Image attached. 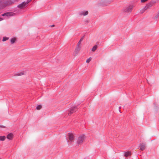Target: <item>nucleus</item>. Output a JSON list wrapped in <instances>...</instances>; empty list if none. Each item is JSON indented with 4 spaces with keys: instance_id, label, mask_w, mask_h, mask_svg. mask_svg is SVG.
I'll return each mask as SVG.
<instances>
[{
    "instance_id": "obj_22",
    "label": "nucleus",
    "mask_w": 159,
    "mask_h": 159,
    "mask_svg": "<svg viewBox=\"0 0 159 159\" xmlns=\"http://www.w3.org/2000/svg\"><path fill=\"white\" fill-rule=\"evenodd\" d=\"M32 0H27L26 2H25V3L26 5L28 4Z\"/></svg>"
},
{
    "instance_id": "obj_24",
    "label": "nucleus",
    "mask_w": 159,
    "mask_h": 159,
    "mask_svg": "<svg viewBox=\"0 0 159 159\" xmlns=\"http://www.w3.org/2000/svg\"><path fill=\"white\" fill-rule=\"evenodd\" d=\"M147 0H141V1L142 2H145L147 1Z\"/></svg>"
},
{
    "instance_id": "obj_26",
    "label": "nucleus",
    "mask_w": 159,
    "mask_h": 159,
    "mask_svg": "<svg viewBox=\"0 0 159 159\" xmlns=\"http://www.w3.org/2000/svg\"><path fill=\"white\" fill-rule=\"evenodd\" d=\"M3 20V19L2 18L0 17V21Z\"/></svg>"
},
{
    "instance_id": "obj_8",
    "label": "nucleus",
    "mask_w": 159,
    "mask_h": 159,
    "mask_svg": "<svg viewBox=\"0 0 159 159\" xmlns=\"http://www.w3.org/2000/svg\"><path fill=\"white\" fill-rule=\"evenodd\" d=\"M140 148V150L141 151L144 150L146 147V144L145 143H140L139 145V146Z\"/></svg>"
},
{
    "instance_id": "obj_16",
    "label": "nucleus",
    "mask_w": 159,
    "mask_h": 159,
    "mask_svg": "<svg viewBox=\"0 0 159 159\" xmlns=\"http://www.w3.org/2000/svg\"><path fill=\"white\" fill-rule=\"evenodd\" d=\"M16 39L15 38H13L11 39V42L12 44L14 43L16 41Z\"/></svg>"
},
{
    "instance_id": "obj_31",
    "label": "nucleus",
    "mask_w": 159,
    "mask_h": 159,
    "mask_svg": "<svg viewBox=\"0 0 159 159\" xmlns=\"http://www.w3.org/2000/svg\"><path fill=\"white\" fill-rule=\"evenodd\" d=\"M0 159H1V158H0Z\"/></svg>"
},
{
    "instance_id": "obj_10",
    "label": "nucleus",
    "mask_w": 159,
    "mask_h": 159,
    "mask_svg": "<svg viewBox=\"0 0 159 159\" xmlns=\"http://www.w3.org/2000/svg\"><path fill=\"white\" fill-rule=\"evenodd\" d=\"M131 154V152L130 151H127L126 152H125L124 156L126 157L130 156Z\"/></svg>"
},
{
    "instance_id": "obj_23",
    "label": "nucleus",
    "mask_w": 159,
    "mask_h": 159,
    "mask_svg": "<svg viewBox=\"0 0 159 159\" xmlns=\"http://www.w3.org/2000/svg\"><path fill=\"white\" fill-rule=\"evenodd\" d=\"M91 60V59L90 58L88 59L87 60H86V62L87 63H89Z\"/></svg>"
},
{
    "instance_id": "obj_11",
    "label": "nucleus",
    "mask_w": 159,
    "mask_h": 159,
    "mask_svg": "<svg viewBox=\"0 0 159 159\" xmlns=\"http://www.w3.org/2000/svg\"><path fill=\"white\" fill-rule=\"evenodd\" d=\"M7 137L9 140H11L13 137V134L11 133H10L7 135Z\"/></svg>"
},
{
    "instance_id": "obj_29",
    "label": "nucleus",
    "mask_w": 159,
    "mask_h": 159,
    "mask_svg": "<svg viewBox=\"0 0 159 159\" xmlns=\"http://www.w3.org/2000/svg\"><path fill=\"white\" fill-rule=\"evenodd\" d=\"M54 26V25H52V26Z\"/></svg>"
},
{
    "instance_id": "obj_19",
    "label": "nucleus",
    "mask_w": 159,
    "mask_h": 159,
    "mask_svg": "<svg viewBox=\"0 0 159 159\" xmlns=\"http://www.w3.org/2000/svg\"><path fill=\"white\" fill-rule=\"evenodd\" d=\"M42 108V106L41 105H38L36 107V109L37 110H40Z\"/></svg>"
},
{
    "instance_id": "obj_2",
    "label": "nucleus",
    "mask_w": 159,
    "mask_h": 159,
    "mask_svg": "<svg viewBox=\"0 0 159 159\" xmlns=\"http://www.w3.org/2000/svg\"><path fill=\"white\" fill-rule=\"evenodd\" d=\"M133 7L134 6L132 5L127 6L124 8L123 10L125 12L130 13L132 11Z\"/></svg>"
},
{
    "instance_id": "obj_7",
    "label": "nucleus",
    "mask_w": 159,
    "mask_h": 159,
    "mask_svg": "<svg viewBox=\"0 0 159 159\" xmlns=\"http://www.w3.org/2000/svg\"><path fill=\"white\" fill-rule=\"evenodd\" d=\"M26 5H27L25 3V2H22L21 3L18 5L17 6V7L20 9H23L25 8L26 7Z\"/></svg>"
},
{
    "instance_id": "obj_20",
    "label": "nucleus",
    "mask_w": 159,
    "mask_h": 159,
    "mask_svg": "<svg viewBox=\"0 0 159 159\" xmlns=\"http://www.w3.org/2000/svg\"><path fill=\"white\" fill-rule=\"evenodd\" d=\"M24 74V73L23 72H21L19 73H18L16 75H18V76H20Z\"/></svg>"
},
{
    "instance_id": "obj_18",
    "label": "nucleus",
    "mask_w": 159,
    "mask_h": 159,
    "mask_svg": "<svg viewBox=\"0 0 159 159\" xmlns=\"http://www.w3.org/2000/svg\"><path fill=\"white\" fill-rule=\"evenodd\" d=\"M83 38H84V37H83L82 38H81L80 39V40H79V41L78 42V43H77V45H80L81 43V41L83 40Z\"/></svg>"
},
{
    "instance_id": "obj_13",
    "label": "nucleus",
    "mask_w": 159,
    "mask_h": 159,
    "mask_svg": "<svg viewBox=\"0 0 159 159\" xmlns=\"http://www.w3.org/2000/svg\"><path fill=\"white\" fill-rule=\"evenodd\" d=\"M80 48L79 47V45H77V46L75 49V51L76 52H78L80 51Z\"/></svg>"
},
{
    "instance_id": "obj_14",
    "label": "nucleus",
    "mask_w": 159,
    "mask_h": 159,
    "mask_svg": "<svg viewBox=\"0 0 159 159\" xmlns=\"http://www.w3.org/2000/svg\"><path fill=\"white\" fill-rule=\"evenodd\" d=\"M98 48V46L97 45H94L93 47V48H92V51H93V52H94L97 49V48Z\"/></svg>"
},
{
    "instance_id": "obj_9",
    "label": "nucleus",
    "mask_w": 159,
    "mask_h": 159,
    "mask_svg": "<svg viewBox=\"0 0 159 159\" xmlns=\"http://www.w3.org/2000/svg\"><path fill=\"white\" fill-rule=\"evenodd\" d=\"M68 136L69 137V139L70 142H72L73 141L74 139V137L73 135L71 133H69L68 134Z\"/></svg>"
},
{
    "instance_id": "obj_21",
    "label": "nucleus",
    "mask_w": 159,
    "mask_h": 159,
    "mask_svg": "<svg viewBox=\"0 0 159 159\" xmlns=\"http://www.w3.org/2000/svg\"><path fill=\"white\" fill-rule=\"evenodd\" d=\"M159 17V11L158 12L157 14V15H156V16H155L154 17V19H155L158 18Z\"/></svg>"
},
{
    "instance_id": "obj_25",
    "label": "nucleus",
    "mask_w": 159,
    "mask_h": 159,
    "mask_svg": "<svg viewBox=\"0 0 159 159\" xmlns=\"http://www.w3.org/2000/svg\"><path fill=\"white\" fill-rule=\"evenodd\" d=\"M0 127H3V128H4L5 127V126H3V125H0Z\"/></svg>"
},
{
    "instance_id": "obj_12",
    "label": "nucleus",
    "mask_w": 159,
    "mask_h": 159,
    "mask_svg": "<svg viewBox=\"0 0 159 159\" xmlns=\"http://www.w3.org/2000/svg\"><path fill=\"white\" fill-rule=\"evenodd\" d=\"M88 14V12L87 11H82L81 13L80 14L83 16H86Z\"/></svg>"
},
{
    "instance_id": "obj_17",
    "label": "nucleus",
    "mask_w": 159,
    "mask_h": 159,
    "mask_svg": "<svg viewBox=\"0 0 159 159\" xmlns=\"http://www.w3.org/2000/svg\"><path fill=\"white\" fill-rule=\"evenodd\" d=\"M9 39V38L7 37H3V39L2 40V41L3 42L7 40H8Z\"/></svg>"
},
{
    "instance_id": "obj_6",
    "label": "nucleus",
    "mask_w": 159,
    "mask_h": 159,
    "mask_svg": "<svg viewBox=\"0 0 159 159\" xmlns=\"http://www.w3.org/2000/svg\"><path fill=\"white\" fill-rule=\"evenodd\" d=\"M14 13L12 12H9L3 14L1 15V16H12L14 15Z\"/></svg>"
},
{
    "instance_id": "obj_3",
    "label": "nucleus",
    "mask_w": 159,
    "mask_h": 159,
    "mask_svg": "<svg viewBox=\"0 0 159 159\" xmlns=\"http://www.w3.org/2000/svg\"><path fill=\"white\" fill-rule=\"evenodd\" d=\"M85 138V136L83 134L80 136L77 139V143L78 144H81L83 143Z\"/></svg>"
},
{
    "instance_id": "obj_4",
    "label": "nucleus",
    "mask_w": 159,
    "mask_h": 159,
    "mask_svg": "<svg viewBox=\"0 0 159 159\" xmlns=\"http://www.w3.org/2000/svg\"><path fill=\"white\" fill-rule=\"evenodd\" d=\"M112 2L111 1L108 0H102L101 1L100 4L103 6H106Z\"/></svg>"
},
{
    "instance_id": "obj_1",
    "label": "nucleus",
    "mask_w": 159,
    "mask_h": 159,
    "mask_svg": "<svg viewBox=\"0 0 159 159\" xmlns=\"http://www.w3.org/2000/svg\"><path fill=\"white\" fill-rule=\"evenodd\" d=\"M156 3L155 1H151L146 4V6L141 10V12L143 13L145 10L150 8L152 6L153 4Z\"/></svg>"
},
{
    "instance_id": "obj_15",
    "label": "nucleus",
    "mask_w": 159,
    "mask_h": 159,
    "mask_svg": "<svg viewBox=\"0 0 159 159\" xmlns=\"http://www.w3.org/2000/svg\"><path fill=\"white\" fill-rule=\"evenodd\" d=\"M6 137L5 136H0V141H3L5 140Z\"/></svg>"
},
{
    "instance_id": "obj_30",
    "label": "nucleus",
    "mask_w": 159,
    "mask_h": 159,
    "mask_svg": "<svg viewBox=\"0 0 159 159\" xmlns=\"http://www.w3.org/2000/svg\"><path fill=\"white\" fill-rule=\"evenodd\" d=\"M66 141H67V142H68V140H67V139H66Z\"/></svg>"
},
{
    "instance_id": "obj_27",
    "label": "nucleus",
    "mask_w": 159,
    "mask_h": 159,
    "mask_svg": "<svg viewBox=\"0 0 159 159\" xmlns=\"http://www.w3.org/2000/svg\"><path fill=\"white\" fill-rule=\"evenodd\" d=\"M120 107H119V109H120Z\"/></svg>"
},
{
    "instance_id": "obj_5",
    "label": "nucleus",
    "mask_w": 159,
    "mask_h": 159,
    "mask_svg": "<svg viewBox=\"0 0 159 159\" xmlns=\"http://www.w3.org/2000/svg\"><path fill=\"white\" fill-rule=\"evenodd\" d=\"M77 110V107H72L69 113L68 114L69 115H70L72 114L75 112Z\"/></svg>"
},
{
    "instance_id": "obj_28",
    "label": "nucleus",
    "mask_w": 159,
    "mask_h": 159,
    "mask_svg": "<svg viewBox=\"0 0 159 159\" xmlns=\"http://www.w3.org/2000/svg\"><path fill=\"white\" fill-rule=\"evenodd\" d=\"M119 110L120 112V109H119Z\"/></svg>"
}]
</instances>
